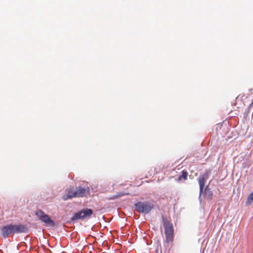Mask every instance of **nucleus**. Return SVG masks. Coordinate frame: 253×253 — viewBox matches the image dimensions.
Wrapping results in <instances>:
<instances>
[{
    "instance_id": "f257e3e1",
    "label": "nucleus",
    "mask_w": 253,
    "mask_h": 253,
    "mask_svg": "<svg viewBox=\"0 0 253 253\" xmlns=\"http://www.w3.org/2000/svg\"><path fill=\"white\" fill-rule=\"evenodd\" d=\"M165 239L164 245L166 247H172L174 238V228L172 224L164 215L162 216Z\"/></svg>"
},
{
    "instance_id": "f03ea898",
    "label": "nucleus",
    "mask_w": 253,
    "mask_h": 253,
    "mask_svg": "<svg viewBox=\"0 0 253 253\" xmlns=\"http://www.w3.org/2000/svg\"><path fill=\"white\" fill-rule=\"evenodd\" d=\"M134 206L138 212L144 213H149L154 208V205L149 202H138Z\"/></svg>"
},
{
    "instance_id": "7ed1b4c3",
    "label": "nucleus",
    "mask_w": 253,
    "mask_h": 253,
    "mask_svg": "<svg viewBox=\"0 0 253 253\" xmlns=\"http://www.w3.org/2000/svg\"><path fill=\"white\" fill-rule=\"evenodd\" d=\"M93 213L90 209H84L75 213L71 217V221H74L78 219H84L89 218Z\"/></svg>"
},
{
    "instance_id": "20e7f679",
    "label": "nucleus",
    "mask_w": 253,
    "mask_h": 253,
    "mask_svg": "<svg viewBox=\"0 0 253 253\" xmlns=\"http://www.w3.org/2000/svg\"><path fill=\"white\" fill-rule=\"evenodd\" d=\"M36 215L46 225L51 226L55 225L54 222L49 217V216L44 213L42 210H38L35 212Z\"/></svg>"
},
{
    "instance_id": "39448f33",
    "label": "nucleus",
    "mask_w": 253,
    "mask_h": 253,
    "mask_svg": "<svg viewBox=\"0 0 253 253\" xmlns=\"http://www.w3.org/2000/svg\"><path fill=\"white\" fill-rule=\"evenodd\" d=\"M12 230L13 234L26 233L28 231V228L23 225L21 224H12Z\"/></svg>"
},
{
    "instance_id": "423d86ee",
    "label": "nucleus",
    "mask_w": 253,
    "mask_h": 253,
    "mask_svg": "<svg viewBox=\"0 0 253 253\" xmlns=\"http://www.w3.org/2000/svg\"><path fill=\"white\" fill-rule=\"evenodd\" d=\"M12 229V224H10V225H8L3 226L1 228V233L2 235V236L4 238H6L10 234H13Z\"/></svg>"
},
{
    "instance_id": "0eeeda50",
    "label": "nucleus",
    "mask_w": 253,
    "mask_h": 253,
    "mask_svg": "<svg viewBox=\"0 0 253 253\" xmlns=\"http://www.w3.org/2000/svg\"><path fill=\"white\" fill-rule=\"evenodd\" d=\"M88 193V191L84 188L80 187L75 191V197H80L86 196Z\"/></svg>"
},
{
    "instance_id": "6e6552de",
    "label": "nucleus",
    "mask_w": 253,
    "mask_h": 253,
    "mask_svg": "<svg viewBox=\"0 0 253 253\" xmlns=\"http://www.w3.org/2000/svg\"><path fill=\"white\" fill-rule=\"evenodd\" d=\"M207 178V175L206 174L203 175L198 179V182L200 186V193L202 192L203 188L205 186V181Z\"/></svg>"
},
{
    "instance_id": "1a4fd4ad",
    "label": "nucleus",
    "mask_w": 253,
    "mask_h": 253,
    "mask_svg": "<svg viewBox=\"0 0 253 253\" xmlns=\"http://www.w3.org/2000/svg\"><path fill=\"white\" fill-rule=\"evenodd\" d=\"M74 195H75V191H74L72 189H70L68 190L67 195L63 196L62 199L63 200L66 201L73 197H75V196H73Z\"/></svg>"
},
{
    "instance_id": "9d476101",
    "label": "nucleus",
    "mask_w": 253,
    "mask_h": 253,
    "mask_svg": "<svg viewBox=\"0 0 253 253\" xmlns=\"http://www.w3.org/2000/svg\"><path fill=\"white\" fill-rule=\"evenodd\" d=\"M129 195V193L128 192H122L118 193L117 194L111 197L110 198H108L109 200H114L116 199H118L120 198L122 196H126V195Z\"/></svg>"
},
{
    "instance_id": "9b49d317",
    "label": "nucleus",
    "mask_w": 253,
    "mask_h": 253,
    "mask_svg": "<svg viewBox=\"0 0 253 253\" xmlns=\"http://www.w3.org/2000/svg\"><path fill=\"white\" fill-rule=\"evenodd\" d=\"M188 172L186 171L182 170V174L179 175L177 181H180L182 179L186 180L187 179Z\"/></svg>"
},
{
    "instance_id": "f8f14e48",
    "label": "nucleus",
    "mask_w": 253,
    "mask_h": 253,
    "mask_svg": "<svg viewBox=\"0 0 253 253\" xmlns=\"http://www.w3.org/2000/svg\"><path fill=\"white\" fill-rule=\"evenodd\" d=\"M253 202V192H252L248 197L247 200V204L250 205Z\"/></svg>"
},
{
    "instance_id": "ddd939ff",
    "label": "nucleus",
    "mask_w": 253,
    "mask_h": 253,
    "mask_svg": "<svg viewBox=\"0 0 253 253\" xmlns=\"http://www.w3.org/2000/svg\"><path fill=\"white\" fill-rule=\"evenodd\" d=\"M252 104H253V100L252 101Z\"/></svg>"
}]
</instances>
